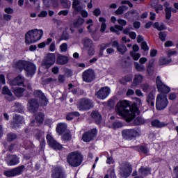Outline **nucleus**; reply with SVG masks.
I'll return each instance as SVG.
<instances>
[{
  "instance_id": "obj_35",
  "label": "nucleus",
  "mask_w": 178,
  "mask_h": 178,
  "mask_svg": "<svg viewBox=\"0 0 178 178\" xmlns=\"http://www.w3.org/2000/svg\"><path fill=\"white\" fill-rule=\"evenodd\" d=\"M79 116H80L79 112H77V111L72 112L67 115L66 119L67 120H73V119H74L75 117L79 118Z\"/></svg>"
},
{
  "instance_id": "obj_9",
  "label": "nucleus",
  "mask_w": 178,
  "mask_h": 178,
  "mask_svg": "<svg viewBox=\"0 0 178 178\" xmlns=\"http://www.w3.org/2000/svg\"><path fill=\"white\" fill-rule=\"evenodd\" d=\"M24 70L27 77H33V74H35V72H37V67L34 63L28 61Z\"/></svg>"
},
{
  "instance_id": "obj_15",
  "label": "nucleus",
  "mask_w": 178,
  "mask_h": 178,
  "mask_svg": "<svg viewBox=\"0 0 178 178\" xmlns=\"http://www.w3.org/2000/svg\"><path fill=\"white\" fill-rule=\"evenodd\" d=\"M47 143L49 146L51 147V148H54V149L60 150L62 149L63 147L62 145L58 143L55 139L51 136L50 134L47 135L46 136Z\"/></svg>"
},
{
  "instance_id": "obj_16",
  "label": "nucleus",
  "mask_w": 178,
  "mask_h": 178,
  "mask_svg": "<svg viewBox=\"0 0 178 178\" xmlns=\"http://www.w3.org/2000/svg\"><path fill=\"white\" fill-rule=\"evenodd\" d=\"M6 163L8 166H16L20 163V158L15 154L9 155L7 156Z\"/></svg>"
},
{
  "instance_id": "obj_13",
  "label": "nucleus",
  "mask_w": 178,
  "mask_h": 178,
  "mask_svg": "<svg viewBox=\"0 0 178 178\" xmlns=\"http://www.w3.org/2000/svg\"><path fill=\"white\" fill-rule=\"evenodd\" d=\"M40 104L35 99H31L28 102L27 109L31 113H35L38 111Z\"/></svg>"
},
{
  "instance_id": "obj_27",
  "label": "nucleus",
  "mask_w": 178,
  "mask_h": 178,
  "mask_svg": "<svg viewBox=\"0 0 178 178\" xmlns=\"http://www.w3.org/2000/svg\"><path fill=\"white\" fill-rule=\"evenodd\" d=\"M72 8L74 9L73 15H77L78 12H80L81 10V6L80 5V1L79 0H72Z\"/></svg>"
},
{
  "instance_id": "obj_32",
  "label": "nucleus",
  "mask_w": 178,
  "mask_h": 178,
  "mask_svg": "<svg viewBox=\"0 0 178 178\" xmlns=\"http://www.w3.org/2000/svg\"><path fill=\"white\" fill-rule=\"evenodd\" d=\"M84 19H83L82 17H79L76 19H74V21L73 22V26L74 27H75L76 29L81 27V26H83L84 24Z\"/></svg>"
},
{
  "instance_id": "obj_10",
  "label": "nucleus",
  "mask_w": 178,
  "mask_h": 178,
  "mask_svg": "<svg viewBox=\"0 0 178 178\" xmlns=\"http://www.w3.org/2000/svg\"><path fill=\"white\" fill-rule=\"evenodd\" d=\"M24 123V118L20 115H14L13 117V122L10 124L11 129H17L20 127V124Z\"/></svg>"
},
{
  "instance_id": "obj_8",
  "label": "nucleus",
  "mask_w": 178,
  "mask_h": 178,
  "mask_svg": "<svg viewBox=\"0 0 178 178\" xmlns=\"http://www.w3.org/2000/svg\"><path fill=\"white\" fill-rule=\"evenodd\" d=\"M122 136L125 140H133L140 136V132L137 129H124L122 132Z\"/></svg>"
},
{
  "instance_id": "obj_18",
  "label": "nucleus",
  "mask_w": 178,
  "mask_h": 178,
  "mask_svg": "<svg viewBox=\"0 0 178 178\" xmlns=\"http://www.w3.org/2000/svg\"><path fill=\"white\" fill-rule=\"evenodd\" d=\"M97 136V129H93L91 131L85 133L83 135L82 140L86 143H90Z\"/></svg>"
},
{
  "instance_id": "obj_56",
  "label": "nucleus",
  "mask_w": 178,
  "mask_h": 178,
  "mask_svg": "<svg viewBox=\"0 0 178 178\" xmlns=\"http://www.w3.org/2000/svg\"><path fill=\"white\" fill-rule=\"evenodd\" d=\"M118 24H120L121 26V27H123V26H126V24H127V22H126V20L122 19H118Z\"/></svg>"
},
{
  "instance_id": "obj_31",
  "label": "nucleus",
  "mask_w": 178,
  "mask_h": 178,
  "mask_svg": "<svg viewBox=\"0 0 178 178\" xmlns=\"http://www.w3.org/2000/svg\"><path fill=\"white\" fill-rule=\"evenodd\" d=\"M83 45L85 48H91V47H94V43L92 40L88 38H85L83 40Z\"/></svg>"
},
{
  "instance_id": "obj_62",
  "label": "nucleus",
  "mask_w": 178,
  "mask_h": 178,
  "mask_svg": "<svg viewBox=\"0 0 178 178\" xmlns=\"http://www.w3.org/2000/svg\"><path fill=\"white\" fill-rule=\"evenodd\" d=\"M177 52L176 51H171L169 50L166 51V54L168 55V58H170V56H173V55H176Z\"/></svg>"
},
{
  "instance_id": "obj_29",
  "label": "nucleus",
  "mask_w": 178,
  "mask_h": 178,
  "mask_svg": "<svg viewBox=\"0 0 178 178\" xmlns=\"http://www.w3.org/2000/svg\"><path fill=\"white\" fill-rule=\"evenodd\" d=\"M167 124L168 123L161 122L158 120H154L152 122V126H153V127H157V129H161V127H166Z\"/></svg>"
},
{
  "instance_id": "obj_5",
  "label": "nucleus",
  "mask_w": 178,
  "mask_h": 178,
  "mask_svg": "<svg viewBox=\"0 0 178 178\" xmlns=\"http://www.w3.org/2000/svg\"><path fill=\"white\" fill-rule=\"evenodd\" d=\"M24 169H26V166L19 165L11 170H5L3 172V175L6 177H15V176H19L22 175V173L24 172Z\"/></svg>"
},
{
  "instance_id": "obj_46",
  "label": "nucleus",
  "mask_w": 178,
  "mask_h": 178,
  "mask_svg": "<svg viewBox=\"0 0 178 178\" xmlns=\"http://www.w3.org/2000/svg\"><path fill=\"white\" fill-rule=\"evenodd\" d=\"M60 2L65 9H69L72 5L69 0H60Z\"/></svg>"
},
{
  "instance_id": "obj_20",
  "label": "nucleus",
  "mask_w": 178,
  "mask_h": 178,
  "mask_svg": "<svg viewBox=\"0 0 178 178\" xmlns=\"http://www.w3.org/2000/svg\"><path fill=\"white\" fill-rule=\"evenodd\" d=\"M125 19L128 20H131L134 19H138L139 17V13L137 10H131L124 14Z\"/></svg>"
},
{
  "instance_id": "obj_19",
  "label": "nucleus",
  "mask_w": 178,
  "mask_h": 178,
  "mask_svg": "<svg viewBox=\"0 0 178 178\" xmlns=\"http://www.w3.org/2000/svg\"><path fill=\"white\" fill-rule=\"evenodd\" d=\"M44 113H38L35 117V120H32L31 122V126H38V124H41L42 122H44ZM36 122V124H35Z\"/></svg>"
},
{
  "instance_id": "obj_26",
  "label": "nucleus",
  "mask_w": 178,
  "mask_h": 178,
  "mask_svg": "<svg viewBox=\"0 0 178 178\" xmlns=\"http://www.w3.org/2000/svg\"><path fill=\"white\" fill-rule=\"evenodd\" d=\"M147 104L150 106H154L155 105V95H154V91H151L147 95V99H146Z\"/></svg>"
},
{
  "instance_id": "obj_58",
  "label": "nucleus",
  "mask_w": 178,
  "mask_h": 178,
  "mask_svg": "<svg viewBox=\"0 0 178 178\" xmlns=\"http://www.w3.org/2000/svg\"><path fill=\"white\" fill-rule=\"evenodd\" d=\"M141 48L143 49V51H148L149 48L148 47V45L147 44V42H143L141 44Z\"/></svg>"
},
{
  "instance_id": "obj_3",
  "label": "nucleus",
  "mask_w": 178,
  "mask_h": 178,
  "mask_svg": "<svg viewBox=\"0 0 178 178\" xmlns=\"http://www.w3.org/2000/svg\"><path fill=\"white\" fill-rule=\"evenodd\" d=\"M44 35V31L42 29H32L29 31L25 35L26 44H34L37 41H40Z\"/></svg>"
},
{
  "instance_id": "obj_36",
  "label": "nucleus",
  "mask_w": 178,
  "mask_h": 178,
  "mask_svg": "<svg viewBox=\"0 0 178 178\" xmlns=\"http://www.w3.org/2000/svg\"><path fill=\"white\" fill-rule=\"evenodd\" d=\"M13 91L16 97H23V92H24L26 90L23 88H17Z\"/></svg>"
},
{
  "instance_id": "obj_63",
  "label": "nucleus",
  "mask_w": 178,
  "mask_h": 178,
  "mask_svg": "<svg viewBox=\"0 0 178 178\" xmlns=\"http://www.w3.org/2000/svg\"><path fill=\"white\" fill-rule=\"evenodd\" d=\"M155 10L156 13H159L160 10H163V6L162 4H159L157 6L155 7Z\"/></svg>"
},
{
  "instance_id": "obj_21",
  "label": "nucleus",
  "mask_w": 178,
  "mask_h": 178,
  "mask_svg": "<svg viewBox=\"0 0 178 178\" xmlns=\"http://www.w3.org/2000/svg\"><path fill=\"white\" fill-rule=\"evenodd\" d=\"M10 86H22L24 84V77L21 75L15 77L13 80L10 81Z\"/></svg>"
},
{
  "instance_id": "obj_22",
  "label": "nucleus",
  "mask_w": 178,
  "mask_h": 178,
  "mask_svg": "<svg viewBox=\"0 0 178 178\" xmlns=\"http://www.w3.org/2000/svg\"><path fill=\"white\" fill-rule=\"evenodd\" d=\"M2 94H4V95H7L6 99L8 101L15 100V97H13V94H12V92H10V90H9V88H8V86H4L3 88Z\"/></svg>"
},
{
  "instance_id": "obj_39",
  "label": "nucleus",
  "mask_w": 178,
  "mask_h": 178,
  "mask_svg": "<svg viewBox=\"0 0 178 178\" xmlns=\"http://www.w3.org/2000/svg\"><path fill=\"white\" fill-rule=\"evenodd\" d=\"M111 31L113 33H116L117 34H119V32L118 30H120V31H123V26H120V25H115V27L111 26L110 28Z\"/></svg>"
},
{
  "instance_id": "obj_51",
  "label": "nucleus",
  "mask_w": 178,
  "mask_h": 178,
  "mask_svg": "<svg viewBox=\"0 0 178 178\" xmlns=\"http://www.w3.org/2000/svg\"><path fill=\"white\" fill-rule=\"evenodd\" d=\"M40 99V104L42 105V106H47V105H48V99H47L44 95Z\"/></svg>"
},
{
  "instance_id": "obj_6",
  "label": "nucleus",
  "mask_w": 178,
  "mask_h": 178,
  "mask_svg": "<svg viewBox=\"0 0 178 178\" xmlns=\"http://www.w3.org/2000/svg\"><path fill=\"white\" fill-rule=\"evenodd\" d=\"M119 174L122 177L127 178L131 174V165L129 163H122L119 168Z\"/></svg>"
},
{
  "instance_id": "obj_61",
  "label": "nucleus",
  "mask_w": 178,
  "mask_h": 178,
  "mask_svg": "<svg viewBox=\"0 0 178 178\" xmlns=\"http://www.w3.org/2000/svg\"><path fill=\"white\" fill-rule=\"evenodd\" d=\"M93 15L94 16H96L97 17H98V16H99L101 15V9L99 8H96L93 10Z\"/></svg>"
},
{
  "instance_id": "obj_4",
  "label": "nucleus",
  "mask_w": 178,
  "mask_h": 178,
  "mask_svg": "<svg viewBox=\"0 0 178 178\" xmlns=\"http://www.w3.org/2000/svg\"><path fill=\"white\" fill-rule=\"evenodd\" d=\"M67 161L73 168H77L83 162V156L77 152H71L67 157Z\"/></svg>"
},
{
  "instance_id": "obj_45",
  "label": "nucleus",
  "mask_w": 178,
  "mask_h": 178,
  "mask_svg": "<svg viewBox=\"0 0 178 178\" xmlns=\"http://www.w3.org/2000/svg\"><path fill=\"white\" fill-rule=\"evenodd\" d=\"M63 140H64V141H70V140H72V134H70V131L64 134L63 136Z\"/></svg>"
},
{
  "instance_id": "obj_48",
  "label": "nucleus",
  "mask_w": 178,
  "mask_h": 178,
  "mask_svg": "<svg viewBox=\"0 0 178 178\" xmlns=\"http://www.w3.org/2000/svg\"><path fill=\"white\" fill-rule=\"evenodd\" d=\"M165 19L170 20V17H172V8H165Z\"/></svg>"
},
{
  "instance_id": "obj_54",
  "label": "nucleus",
  "mask_w": 178,
  "mask_h": 178,
  "mask_svg": "<svg viewBox=\"0 0 178 178\" xmlns=\"http://www.w3.org/2000/svg\"><path fill=\"white\" fill-rule=\"evenodd\" d=\"M60 50L61 52H67V43H63L60 46Z\"/></svg>"
},
{
  "instance_id": "obj_52",
  "label": "nucleus",
  "mask_w": 178,
  "mask_h": 178,
  "mask_svg": "<svg viewBox=\"0 0 178 178\" xmlns=\"http://www.w3.org/2000/svg\"><path fill=\"white\" fill-rule=\"evenodd\" d=\"M113 129H120V127H123V124L120 122H115L112 124Z\"/></svg>"
},
{
  "instance_id": "obj_38",
  "label": "nucleus",
  "mask_w": 178,
  "mask_h": 178,
  "mask_svg": "<svg viewBox=\"0 0 178 178\" xmlns=\"http://www.w3.org/2000/svg\"><path fill=\"white\" fill-rule=\"evenodd\" d=\"M129 7L127 6H120L117 10L115 11L116 15H123L124 13V10H127Z\"/></svg>"
},
{
  "instance_id": "obj_55",
  "label": "nucleus",
  "mask_w": 178,
  "mask_h": 178,
  "mask_svg": "<svg viewBox=\"0 0 178 178\" xmlns=\"http://www.w3.org/2000/svg\"><path fill=\"white\" fill-rule=\"evenodd\" d=\"M88 55H90L92 56L94 54H95V50L94 49V46H92L91 47H88Z\"/></svg>"
},
{
  "instance_id": "obj_7",
  "label": "nucleus",
  "mask_w": 178,
  "mask_h": 178,
  "mask_svg": "<svg viewBox=\"0 0 178 178\" xmlns=\"http://www.w3.org/2000/svg\"><path fill=\"white\" fill-rule=\"evenodd\" d=\"M92 106H94L92 102L88 98L79 99L77 104V108L79 111H88V109H91Z\"/></svg>"
},
{
  "instance_id": "obj_24",
  "label": "nucleus",
  "mask_w": 178,
  "mask_h": 178,
  "mask_svg": "<svg viewBox=\"0 0 178 178\" xmlns=\"http://www.w3.org/2000/svg\"><path fill=\"white\" fill-rule=\"evenodd\" d=\"M91 118L95 120L97 124H100L101 122H102V117H101V114L97 111H94L91 113Z\"/></svg>"
},
{
  "instance_id": "obj_47",
  "label": "nucleus",
  "mask_w": 178,
  "mask_h": 178,
  "mask_svg": "<svg viewBox=\"0 0 178 178\" xmlns=\"http://www.w3.org/2000/svg\"><path fill=\"white\" fill-rule=\"evenodd\" d=\"M140 87L144 92L151 91V86H149L148 83H143Z\"/></svg>"
},
{
  "instance_id": "obj_43",
  "label": "nucleus",
  "mask_w": 178,
  "mask_h": 178,
  "mask_svg": "<svg viewBox=\"0 0 178 178\" xmlns=\"http://www.w3.org/2000/svg\"><path fill=\"white\" fill-rule=\"evenodd\" d=\"M69 38H70V35H69V33H67V31H63L61 38H60V41H67V40H69Z\"/></svg>"
},
{
  "instance_id": "obj_14",
  "label": "nucleus",
  "mask_w": 178,
  "mask_h": 178,
  "mask_svg": "<svg viewBox=\"0 0 178 178\" xmlns=\"http://www.w3.org/2000/svg\"><path fill=\"white\" fill-rule=\"evenodd\" d=\"M52 178H66V174L63 172V168L60 166H55L52 170Z\"/></svg>"
},
{
  "instance_id": "obj_30",
  "label": "nucleus",
  "mask_w": 178,
  "mask_h": 178,
  "mask_svg": "<svg viewBox=\"0 0 178 178\" xmlns=\"http://www.w3.org/2000/svg\"><path fill=\"white\" fill-rule=\"evenodd\" d=\"M69 62V58L65 56L58 55L57 57V63L58 65H66Z\"/></svg>"
},
{
  "instance_id": "obj_64",
  "label": "nucleus",
  "mask_w": 178,
  "mask_h": 178,
  "mask_svg": "<svg viewBox=\"0 0 178 178\" xmlns=\"http://www.w3.org/2000/svg\"><path fill=\"white\" fill-rule=\"evenodd\" d=\"M124 81L129 82V81H131V80H133V75L130 74V75H127L124 77Z\"/></svg>"
},
{
  "instance_id": "obj_49",
  "label": "nucleus",
  "mask_w": 178,
  "mask_h": 178,
  "mask_svg": "<svg viewBox=\"0 0 178 178\" xmlns=\"http://www.w3.org/2000/svg\"><path fill=\"white\" fill-rule=\"evenodd\" d=\"M130 55L131 56H132L134 60H138V59H140V56H141V54H140V53H136L134 51H131Z\"/></svg>"
},
{
  "instance_id": "obj_41",
  "label": "nucleus",
  "mask_w": 178,
  "mask_h": 178,
  "mask_svg": "<svg viewBox=\"0 0 178 178\" xmlns=\"http://www.w3.org/2000/svg\"><path fill=\"white\" fill-rule=\"evenodd\" d=\"M152 63H154V61L150 60L149 63V65L147 68V72L149 76H151L154 73V67H152Z\"/></svg>"
},
{
  "instance_id": "obj_42",
  "label": "nucleus",
  "mask_w": 178,
  "mask_h": 178,
  "mask_svg": "<svg viewBox=\"0 0 178 178\" xmlns=\"http://www.w3.org/2000/svg\"><path fill=\"white\" fill-rule=\"evenodd\" d=\"M117 50L122 55H123V54H124L126 52V51H127V49L126 48V46L124 44H120L119 46H118Z\"/></svg>"
},
{
  "instance_id": "obj_2",
  "label": "nucleus",
  "mask_w": 178,
  "mask_h": 178,
  "mask_svg": "<svg viewBox=\"0 0 178 178\" xmlns=\"http://www.w3.org/2000/svg\"><path fill=\"white\" fill-rule=\"evenodd\" d=\"M115 112L117 115L127 119L128 122H131L134 119V110L131 108L130 103L127 100H121L117 103Z\"/></svg>"
},
{
  "instance_id": "obj_17",
  "label": "nucleus",
  "mask_w": 178,
  "mask_h": 178,
  "mask_svg": "<svg viewBox=\"0 0 178 178\" xmlns=\"http://www.w3.org/2000/svg\"><path fill=\"white\" fill-rule=\"evenodd\" d=\"M109 94H111V89L108 87H103L96 93V96L99 99H105Z\"/></svg>"
},
{
  "instance_id": "obj_53",
  "label": "nucleus",
  "mask_w": 178,
  "mask_h": 178,
  "mask_svg": "<svg viewBox=\"0 0 178 178\" xmlns=\"http://www.w3.org/2000/svg\"><path fill=\"white\" fill-rule=\"evenodd\" d=\"M159 38L161 41H166V32H160L159 33Z\"/></svg>"
},
{
  "instance_id": "obj_57",
  "label": "nucleus",
  "mask_w": 178,
  "mask_h": 178,
  "mask_svg": "<svg viewBox=\"0 0 178 178\" xmlns=\"http://www.w3.org/2000/svg\"><path fill=\"white\" fill-rule=\"evenodd\" d=\"M139 149L143 154H148V148L145 146H140Z\"/></svg>"
},
{
  "instance_id": "obj_1",
  "label": "nucleus",
  "mask_w": 178,
  "mask_h": 178,
  "mask_svg": "<svg viewBox=\"0 0 178 178\" xmlns=\"http://www.w3.org/2000/svg\"><path fill=\"white\" fill-rule=\"evenodd\" d=\"M156 84L157 90L160 93L157 95L156 101V108L158 111H162L168 106L169 102L168 101V97L165 94H169L170 92V88L166 86L161 79V76H157L156 79Z\"/></svg>"
},
{
  "instance_id": "obj_44",
  "label": "nucleus",
  "mask_w": 178,
  "mask_h": 178,
  "mask_svg": "<svg viewBox=\"0 0 178 178\" xmlns=\"http://www.w3.org/2000/svg\"><path fill=\"white\" fill-rule=\"evenodd\" d=\"M16 138H17V135H16V134L9 133L7 135L8 141H13V140H16Z\"/></svg>"
},
{
  "instance_id": "obj_60",
  "label": "nucleus",
  "mask_w": 178,
  "mask_h": 178,
  "mask_svg": "<svg viewBox=\"0 0 178 178\" xmlns=\"http://www.w3.org/2000/svg\"><path fill=\"white\" fill-rule=\"evenodd\" d=\"M3 17V19L6 20V22H10V20H12V15L8 14H4Z\"/></svg>"
},
{
  "instance_id": "obj_37",
  "label": "nucleus",
  "mask_w": 178,
  "mask_h": 178,
  "mask_svg": "<svg viewBox=\"0 0 178 178\" xmlns=\"http://www.w3.org/2000/svg\"><path fill=\"white\" fill-rule=\"evenodd\" d=\"M172 62V59L165 58L163 57L160 58L159 61V66H163L164 65H168Z\"/></svg>"
},
{
  "instance_id": "obj_50",
  "label": "nucleus",
  "mask_w": 178,
  "mask_h": 178,
  "mask_svg": "<svg viewBox=\"0 0 178 178\" xmlns=\"http://www.w3.org/2000/svg\"><path fill=\"white\" fill-rule=\"evenodd\" d=\"M33 95L35 97V98H40V99H41L44 95V93H42L41 90H35Z\"/></svg>"
},
{
  "instance_id": "obj_11",
  "label": "nucleus",
  "mask_w": 178,
  "mask_h": 178,
  "mask_svg": "<svg viewBox=\"0 0 178 178\" xmlns=\"http://www.w3.org/2000/svg\"><path fill=\"white\" fill-rule=\"evenodd\" d=\"M55 60H56L55 54L50 53L47 54V56H46L43 60L42 66H45L47 69H49V67L55 63Z\"/></svg>"
},
{
  "instance_id": "obj_59",
  "label": "nucleus",
  "mask_w": 178,
  "mask_h": 178,
  "mask_svg": "<svg viewBox=\"0 0 178 178\" xmlns=\"http://www.w3.org/2000/svg\"><path fill=\"white\" fill-rule=\"evenodd\" d=\"M169 99L170 101H175V99H176L177 98V95H176V93L175 92H172V93H170V95H169Z\"/></svg>"
},
{
  "instance_id": "obj_25",
  "label": "nucleus",
  "mask_w": 178,
  "mask_h": 178,
  "mask_svg": "<svg viewBox=\"0 0 178 178\" xmlns=\"http://www.w3.org/2000/svg\"><path fill=\"white\" fill-rule=\"evenodd\" d=\"M27 63L28 61L26 60H19L14 63V67H15V69H18L19 70H24Z\"/></svg>"
},
{
  "instance_id": "obj_28",
  "label": "nucleus",
  "mask_w": 178,
  "mask_h": 178,
  "mask_svg": "<svg viewBox=\"0 0 178 178\" xmlns=\"http://www.w3.org/2000/svg\"><path fill=\"white\" fill-rule=\"evenodd\" d=\"M143 79L144 77L142 75L136 74L132 82V87H136V86H138L140 83L143 82Z\"/></svg>"
},
{
  "instance_id": "obj_33",
  "label": "nucleus",
  "mask_w": 178,
  "mask_h": 178,
  "mask_svg": "<svg viewBox=\"0 0 178 178\" xmlns=\"http://www.w3.org/2000/svg\"><path fill=\"white\" fill-rule=\"evenodd\" d=\"M138 173L142 176H148V175H151V169L142 167L138 170Z\"/></svg>"
},
{
  "instance_id": "obj_40",
  "label": "nucleus",
  "mask_w": 178,
  "mask_h": 178,
  "mask_svg": "<svg viewBox=\"0 0 178 178\" xmlns=\"http://www.w3.org/2000/svg\"><path fill=\"white\" fill-rule=\"evenodd\" d=\"M135 68L138 72H144L145 71V66L144 65H140L138 63H134Z\"/></svg>"
},
{
  "instance_id": "obj_23",
  "label": "nucleus",
  "mask_w": 178,
  "mask_h": 178,
  "mask_svg": "<svg viewBox=\"0 0 178 178\" xmlns=\"http://www.w3.org/2000/svg\"><path fill=\"white\" fill-rule=\"evenodd\" d=\"M67 129V124H66V123L60 122L57 124L56 131L58 134H60V136H61V134H63V133H65Z\"/></svg>"
},
{
  "instance_id": "obj_12",
  "label": "nucleus",
  "mask_w": 178,
  "mask_h": 178,
  "mask_svg": "<svg viewBox=\"0 0 178 178\" xmlns=\"http://www.w3.org/2000/svg\"><path fill=\"white\" fill-rule=\"evenodd\" d=\"M82 79L85 83H91V81H93L94 79H95L94 70L88 69L83 72L82 74Z\"/></svg>"
},
{
  "instance_id": "obj_34",
  "label": "nucleus",
  "mask_w": 178,
  "mask_h": 178,
  "mask_svg": "<svg viewBox=\"0 0 178 178\" xmlns=\"http://www.w3.org/2000/svg\"><path fill=\"white\" fill-rule=\"evenodd\" d=\"M99 22L100 23H102L101 24V29H100V31L101 33H104V31H105V30H106V19L101 17L99 18Z\"/></svg>"
}]
</instances>
